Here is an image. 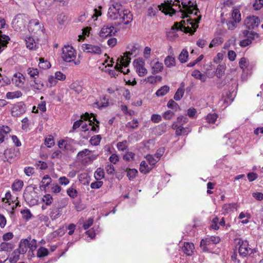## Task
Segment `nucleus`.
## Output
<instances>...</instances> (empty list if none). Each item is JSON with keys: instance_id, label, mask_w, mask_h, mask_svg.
I'll list each match as a JSON object with an SVG mask.
<instances>
[{"instance_id": "nucleus-1", "label": "nucleus", "mask_w": 263, "mask_h": 263, "mask_svg": "<svg viewBox=\"0 0 263 263\" xmlns=\"http://www.w3.org/2000/svg\"><path fill=\"white\" fill-rule=\"evenodd\" d=\"M182 6L180 4L176 6L177 7L176 9L173 8V6H175V2L170 1L168 3L162 4L161 7L163 8V11L166 14L172 15L177 11L180 12L183 18L188 17L189 14H194L197 15L198 12V8L196 2L194 0H183L181 2Z\"/></svg>"}, {"instance_id": "nucleus-2", "label": "nucleus", "mask_w": 263, "mask_h": 263, "mask_svg": "<svg viewBox=\"0 0 263 263\" xmlns=\"http://www.w3.org/2000/svg\"><path fill=\"white\" fill-rule=\"evenodd\" d=\"M108 18L111 20H117L118 24L127 25L130 23L133 20V14L127 9H123L120 3H114L109 8L108 14Z\"/></svg>"}, {"instance_id": "nucleus-3", "label": "nucleus", "mask_w": 263, "mask_h": 263, "mask_svg": "<svg viewBox=\"0 0 263 263\" xmlns=\"http://www.w3.org/2000/svg\"><path fill=\"white\" fill-rule=\"evenodd\" d=\"M201 17H197L194 21L193 19L187 18L186 21L183 20L180 22V24L176 23V28L181 30H183L185 33L193 34L196 29L198 28V24L200 20Z\"/></svg>"}, {"instance_id": "nucleus-4", "label": "nucleus", "mask_w": 263, "mask_h": 263, "mask_svg": "<svg viewBox=\"0 0 263 263\" xmlns=\"http://www.w3.org/2000/svg\"><path fill=\"white\" fill-rule=\"evenodd\" d=\"M36 240L35 239L31 240L30 237L27 239H23L19 243L17 252L20 254H24L29 249V251L33 252L36 248Z\"/></svg>"}, {"instance_id": "nucleus-5", "label": "nucleus", "mask_w": 263, "mask_h": 263, "mask_svg": "<svg viewBox=\"0 0 263 263\" xmlns=\"http://www.w3.org/2000/svg\"><path fill=\"white\" fill-rule=\"evenodd\" d=\"M24 198L30 206H33L38 203L39 196L34 188L29 187L25 190Z\"/></svg>"}, {"instance_id": "nucleus-6", "label": "nucleus", "mask_w": 263, "mask_h": 263, "mask_svg": "<svg viewBox=\"0 0 263 263\" xmlns=\"http://www.w3.org/2000/svg\"><path fill=\"white\" fill-rule=\"evenodd\" d=\"M236 241L237 245L239 246L238 252L241 257H246L253 253V250L249 247L247 240L238 238L236 239Z\"/></svg>"}, {"instance_id": "nucleus-7", "label": "nucleus", "mask_w": 263, "mask_h": 263, "mask_svg": "<svg viewBox=\"0 0 263 263\" xmlns=\"http://www.w3.org/2000/svg\"><path fill=\"white\" fill-rule=\"evenodd\" d=\"M62 51V58L66 62H70L73 61L76 57L75 50L71 46H64Z\"/></svg>"}, {"instance_id": "nucleus-8", "label": "nucleus", "mask_w": 263, "mask_h": 263, "mask_svg": "<svg viewBox=\"0 0 263 263\" xmlns=\"http://www.w3.org/2000/svg\"><path fill=\"white\" fill-rule=\"evenodd\" d=\"M2 201L5 202V206L7 210L10 212V214L14 215V209L16 208V203H14L15 200L10 192L6 193L5 197L2 199Z\"/></svg>"}, {"instance_id": "nucleus-9", "label": "nucleus", "mask_w": 263, "mask_h": 263, "mask_svg": "<svg viewBox=\"0 0 263 263\" xmlns=\"http://www.w3.org/2000/svg\"><path fill=\"white\" fill-rule=\"evenodd\" d=\"M129 48V50L126 51L124 53V56L121 57V62L125 66H128L130 62L131 57H134L138 53L137 48L134 45L131 46V48Z\"/></svg>"}, {"instance_id": "nucleus-10", "label": "nucleus", "mask_w": 263, "mask_h": 263, "mask_svg": "<svg viewBox=\"0 0 263 263\" xmlns=\"http://www.w3.org/2000/svg\"><path fill=\"white\" fill-rule=\"evenodd\" d=\"M258 17L252 15L248 16L244 21V25L248 29H254L260 24Z\"/></svg>"}, {"instance_id": "nucleus-11", "label": "nucleus", "mask_w": 263, "mask_h": 263, "mask_svg": "<svg viewBox=\"0 0 263 263\" xmlns=\"http://www.w3.org/2000/svg\"><path fill=\"white\" fill-rule=\"evenodd\" d=\"M74 141L71 139L68 140H60L58 142V146L60 148L72 153L74 152L76 149L73 146L72 143Z\"/></svg>"}, {"instance_id": "nucleus-12", "label": "nucleus", "mask_w": 263, "mask_h": 263, "mask_svg": "<svg viewBox=\"0 0 263 263\" xmlns=\"http://www.w3.org/2000/svg\"><path fill=\"white\" fill-rule=\"evenodd\" d=\"M117 32V29L112 25H107L102 28L100 32V36L106 37L108 36L115 35Z\"/></svg>"}, {"instance_id": "nucleus-13", "label": "nucleus", "mask_w": 263, "mask_h": 263, "mask_svg": "<svg viewBox=\"0 0 263 263\" xmlns=\"http://www.w3.org/2000/svg\"><path fill=\"white\" fill-rule=\"evenodd\" d=\"M134 65L140 77H143L147 73V71L144 67V62L142 60L136 59L134 60Z\"/></svg>"}, {"instance_id": "nucleus-14", "label": "nucleus", "mask_w": 263, "mask_h": 263, "mask_svg": "<svg viewBox=\"0 0 263 263\" xmlns=\"http://www.w3.org/2000/svg\"><path fill=\"white\" fill-rule=\"evenodd\" d=\"M82 49L84 51L92 54H100L102 53L101 47L97 45L85 44L82 45Z\"/></svg>"}, {"instance_id": "nucleus-15", "label": "nucleus", "mask_w": 263, "mask_h": 263, "mask_svg": "<svg viewBox=\"0 0 263 263\" xmlns=\"http://www.w3.org/2000/svg\"><path fill=\"white\" fill-rule=\"evenodd\" d=\"M220 238L218 236H211L210 237L206 238L205 239H202L200 242V245L203 247V250L206 251V247L205 246L210 245V244H217L220 241Z\"/></svg>"}, {"instance_id": "nucleus-16", "label": "nucleus", "mask_w": 263, "mask_h": 263, "mask_svg": "<svg viewBox=\"0 0 263 263\" xmlns=\"http://www.w3.org/2000/svg\"><path fill=\"white\" fill-rule=\"evenodd\" d=\"M29 31L32 33H36L43 31V26L37 20L29 21Z\"/></svg>"}, {"instance_id": "nucleus-17", "label": "nucleus", "mask_w": 263, "mask_h": 263, "mask_svg": "<svg viewBox=\"0 0 263 263\" xmlns=\"http://www.w3.org/2000/svg\"><path fill=\"white\" fill-rule=\"evenodd\" d=\"M91 117L90 116L88 113L86 112L84 115L85 120H89L90 123L89 124V128H90V130L96 132L99 131V125L97 124H99V122L97 121L95 117L93 116L92 120H91Z\"/></svg>"}, {"instance_id": "nucleus-18", "label": "nucleus", "mask_w": 263, "mask_h": 263, "mask_svg": "<svg viewBox=\"0 0 263 263\" xmlns=\"http://www.w3.org/2000/svg\"><path fill=\"white\" fill-rule=\"evenodd\" d=\"M62 209L60 206H57L53 205L50 209V217L52 220L58 219L62 215Z\"/></svg>"}, {"instance_id": "nucleus-19", "label": "nucleus", "mask_w": 263, "mask_h": 263, "mask_svg": "<svg viewBox=\"0 0 263 263\" xmlns=\"http://www.w3.org/2000/svg\"><path fill=\"white\" fill-rule=\"evenodd\" d=\"M172 127L173 129H176V134L177 136L186 135L191 131L190 128H184L182 125L178 126V125L175 124H174Z\"/></svg>"}, {"instance_id": "nucleus-20", "label": "nucleus", "mask_w": 263, "mask_h": 263, "mask_svg": "<svg viewBox=\"0 0 263 263\" xmlns=\"http://www.w3.org/2000/svg\"><path fill=\"white\" fill-rule=\"evenodd\" d=\"M195 249L194 245L193 243L185 242L182 247V251L188 256H192Z\"/></svg>"}, {"instance_id": "nucleus-21", "label": "nucleus", "mask_w": 263, "mask_h": 263, "mask_svg": "<svg viewBox=\"0 0 263 263\" xmlns=\"http://www.w3.org/2000/svg\"><path fill=\"white\" fill-rule=\"evenodd\" d=\"M24 41L27 48L29 50H35L36 49L37 45L33 37L31 36L25 37L24 38Z\"/></svg>"}, {"instance_id": "nucleus-22", "label": "nucleus", "mask_w": 263, "mask_h": 263, "mask_svg": "<svg viewBox=\"0 0 263 263\" xmlns=\"http://www.w3.org/2000/svg\"><path fill=\"white\" fill-rule=\"evenodd\" d=\"M242 34L245 37H246L247 39H249L252 43V41L256 39H257L259 37V35L258 33L254 32V31H250L247 30H243Z\"/></svg>"}, {"instance_id": "nucleus-23", "label": "nucleus", "mask_w": 263, "mask_h": 263, "mask_svg": "<svg viewBox=\"0 0 263 263\" xmlns=\"http://www.w3.org/2000/svg\"><path fill=\"white\" fill-rule=\"evenodd\" d=\"M2 32L0 31V53L4 49V48L7 46L8 43V41L10 38L8 36L3 35Z\"/></svg>"}, {"instance_id": "nucleus-24", "label": "nucleus", "mask_w": 263, "mask_h": 263, "mask_svg": "<svg viewBox=\"0 0 263 263\" xmlns=\"http://www.w3.org/2000/svg\"><path fill=\"white\" fill-rule=\"evenodd\" d=\"M176 59L174 57L167 55L164 60V64L168 68H172L176 65Z\"/></svg>"}, {"instance_id": "nucleus-25", "label": "nucleus", "mask_w": 263, "mask_h": 263, "mask_svg": "<svg viewBox=\"0 0 263 263\" xmlns=\"http://www.w3.org/2000/svg\"><path fill=\"white\" fill-rule=\"evenodd\" d=\"M192 76L195 79L200 80L201 82H204L206 81L207 77L205 74H202L198 70H194L192 73Z\"/></svg>"}, {"instance_id": "nucleus-26", "label": "nucleus", "mask_w": 263, "mask_h": 263, "mask_svg": "<svg viewBox=\"0 0 263 263\" xmlns=\"http://www.w3.org/2000/svg\"><path fill=\"white\" fill-rule=\"evenodd\" d=\"M189 52L186 49H183L178 56V60L181 63H184L187 61Z\"/></svg>"}, {"instance_id": "nucleus-27", "label": "nucleus", "mask_w": 263, "mask_h": 263, "mask_svg": "<svg viewBox=\"0 0 263 263\" xmlns=\"http://www.w3.org/2000/svg\"><path fill=\"white\" fill-rule=\"evenodd\" d=\"M181 85L182 87H179V88H178L174 96V99L176 101L180 100L182 97L183 96L184 93V89L183 88L184 84L183 83H182Z\"/></svg>"}, {"instance_id": "nucleus-28", "label": "nucleus", "mask_w": 263, "mask_h": 263, "mask_svg": "<svg viewBox=\"0 0 263 263\" xmlns=\"http://www.w3.org/2000/svg\"><path fill=\"white\" fill-rule=\"evenodd\" d=\"M152 73L153 74L158 73L163 69V65L162 63L157 61L154 63L152 66Z\"/></svg>"}, {"instance_id": "nucleus-29", "label": "nucleus", "mask_w": 263, "mask_h": 263, "mask_svg": "<svg viewBox=\"0 0 263 263\" xmlns=\"http://www.w3.org/2000/svg\"><path fill=\"white\" fill-rule=\"evenodd\" d=\"M22 215V218L26 221H28L32 217V214L31 213L30 210L28 209L22 210L20 211Z\"/></svg>"}, {"instance_id": "nucleus-30", "label": "nucleus", "mask_w": 263, "mask_h": 263, "mask_svg": "<svg viewBox=\"0 0 263 263\" xmlns=\"http://www.w3.org/2000/svg\"><path fill=\"white\" fill-rule=\"evenodd\" d=\"M170 90V87L167 85H164L160 87L156 92L158 97H162L165 95Z\"/></svg>"}, {"instance_id": "nucleus-31", "label": "nucleus", "mask_w": 263, "mask_h": 263, "mask_svg": "<svg viewBox=\"0 0 263 263\" xmlns=\"http://www.w3.org/2000/svg\"><path fill=\"white\" fill-rule=\"evenodd\" d=\"M51 182V178L48 175H45L41 181L42 185H40L41 189H45Z\"/></svg>"}, {"instance_id": "nucleus-32", "label": "nucleus", "mask_w": 263, "mask_h": 263, "mask_svg": "<svg viewBox=\"0 0 263 263\" xmlns=\"http://www.w3.org/2000/svg\"><path fill=\"white\" fill-rule=\"evenodd\" d=\"M249 60L245 58H241L239 62V65L240 68L244 71L249 66Z\"/></svg>"}, {"instance_id": "nucleus-33", "label": "nucleus", "mask_w": 263, "mask_h": 263, "mask_svg": "<svg viewBox=\"0 0 263 263\" xmlns=\"http://www.w3.org/2000/svg\"><path fill=\"white\" fill-rule=\"evenodd\" d=\"M226 65L224 64H220L217 66L216 71V74L218 78H220L224 74Z\"/></svg>"}, {"instance_id": "nucleus-34", "label": "nucleus", "mask_w": 263, "mask_h": 263, "mask_svg": "<svg viewBox=\"0 0 263 263\" xmlns=\"http://www.w3.org/2000/svg\"><path fill=\"white\" fill-rule=\"evenodd\" d=\"M15 247V245L9 242H3L1 245V248L2 250L10 251Z\"/></svg>"}, {"instance_id": "nucleus-35", "label": "nucleus", "mask_w": 263, "mask_h": 263, "mask_svg": "<svg viewBox=\"0 0 263 263\" xmlns=\"http://www.w3.org/2000/svg\"><path fill=\"white\" fill-rule=\"evenodd\" d=\"M26 81L25 77L21 73H17V87L24 89L25 87L23 86L24 83Z\"/></svg>"}, {"instance_id": "nucleus-36", "label": "nucleus", "mask_w": 263, "mask_h": 263, "mask_svg": "<svg viewBox=\"0 0 263 263\" xmlns=\"http://www.w3.org/2000/svg\"><path fill=\"white\" fill-rule=\"evenodd\" d=\"M48 249L44 247H41L37 250L36 256L39 258H42L48 255Z\"/></svg>"}, {"instance_id": "nucleus-37", "label": "nucleus", "mask_w": 263, "mask_h": 263, "mask_svg": "<svg viewBox=\"0 0 263 263\" xmlns=\"http://www.w3.org/2000/svg\"><path fill=\"white\" fill-rule=\"evenodd\" d=\"M233 21L238 23L241 21V14L238 9H234L232 14Z\"/></svg>"}, {"instance_id": "nucleus-38", "label": "nucleus", "mask_w": 263, "mask_h": 263, "mask_svg": "<svg viewBox=\"0 0 263 263\" xmlns=\"http://www.w3.org/2000/svg\"><path fill=\"white\" fill-rule=\"evenodd\" d=\"M42 200L46 205H50L53 201V199L50 194H47L43 197Z\"/></svg>"}, {"instance_id": "nucleus-39", "label": "nucleus", "mask_w": 263, "mask_h": 263, "mask_svg": "<svg viewBox=\"0 0 263 263\" xmlns=\"http://www.w3.org/2000/svg\"><path fill=\"white\" fill-rule=\"evenodd\" d=\"M101 140L100 135H95L91 137L90 139V143L92 145H98L100 144Z\"/></svg>"}, {"instance_id": "nucleus-40", "label": "nucleus", "mask_w": 263, "mask_h": 263, "mask_svg": "<svg viewBox=\"0 0 263 263\" xmlns=\"http://www.w3.org/2000/svg\"><path fill=\"white\" fill-rule=\"evenodd\" d=\"M137 173L138 171L135 168H129L127 171V176L128 177L129 179L131 180L136 177Z\"/></svg>"}, {"instance_id": "nucleus-41", "label": "nucleus", "mask_w": 263, "mask_h": 263, "mask_svg": "<svg viewBox=\"0 0 263 263\" xmlns=\"http://www.w3.org/2000/svg\"><path fill=\"white\" fill-rule=\"evenodd\" d=\"M104 177V172L101 168H98L95 173V177L97 180H100Z\"/></svg>"}, {"instance_id": "nucleus-42", "label": "nucleus", "mask_w": 263, "mask_h": 263, "mask_svg": "<svg viewBox=\"0 0 263 263\" xmlns=\"http://www.w3.org/2000/svg\"><path fill=\"white\" fill-rule=\"evenodd\" d=\"M217 118V115L214 114H208L206 117V120L209 123H215Z\"/></svg>"}, {"instance_id": "nucleus-43", "label": "nucleus", "mask_w": 263, "mask_h": 263, "mask_svg": "<svg viewBox=\"0 0 263 263\" xmlns=\"http://www.w3.org/2000/svg\"><path fill=\"white\" fill-rule=\"evenodd\" d=\"M120 62L121 63V65H119L118 64H116L115 66V69H117L118 71V73L120 72H122L124 74H127L128 72H129V69H126V70H123V66H124V67H126L127 66H125L121 62V59L120 60Z\"/></svg>"}, {"instance_id": "nucleus-44", "label": "nucleus", "mask_w": 263, "mask_h": 263, "mask_svg": "<svg viewBox=\"0 0 263 263\" xmlns=\"http://www.w3.org/2000/svg\"><path fill=\"white\" fill-rule=\"evenodd\" d=\"M140 171L141 173L146 174L149 172V167L147 163L145 161H142L140 165Z\"/></svg>"}, {"instance_id": "nucleus-45", "label": "nucleus", "mask_w": 263, "mask_h": 263, "mask_svg": "<svg viewBox=\"0 0 263 263\" xmlns=\"http://www.w3.org/2000/svg\"><path fill=\"white\" fill-rule=\"evenodd\" d=\"M67 194L72 198H75L78 196L77 191L72 187L67 190Z\"/></svg>"}, {"instance_id": "nucleus-46", "label": "nucleus", "mask_w": 263, "mask_h": 263, "mask_svg": "<svg viewBox=\"0 0 263 263\" xmlns=\"http://www.w3.org/2000/svg\"><path fill=\"white\" fill-rule=\"evenodd\" d=\"M39 66L40 67L42 68L43 69H48L50 68V64L48 61H44V60L43 58H40Z\"/></svg>"}, {"instance_id": "nucleus-47", "label": "nucleus", "mask_w": 263, "mask_h": 263, "mask_svg": "<svg viewBox=\"0 0 263 263\" xmlns=\"http://www.w3.org/2000/svg\"><path fill=\"white\" fill-rule=\"evenodd\" d=\"M91 151L87 148H85L81 151H80L77 156V159H81L84 157L88 155L90 153Z\"/></svg>"}, {"instance_id": "nucleus-48", "label": "nucleus", "mask_w": 263, "mask_h": 263, "mask_svg": "<svg viewBox=\"0 0 263 263\" xmlns=\"http://www.w3.org/2000/svg\"><path fill=\"white\" fill-rule=\"evenodd\" d=\"M117 147L119 151H124L126 150L127 148V141L124 140L122 142L118 143Z\"/></svg>"}, {"instance_id": "nucleus-49", "label": "nucleus", "mask_w": 263, "mask_h": 263, "mask_svg": "<svg viewBox=\"0 0 263 263\" xmlns=\"http://www.w3.org/2000/svg\"><path fill=\"white\" fill-rule=\"evenodd\" d=\"M26 106L23 102L17 103V114H24L26 111Z\"/></svg>"}, {"instance_id": "nucleus-50", "label": "nucleus", "mask_w": 263, "mask_h": 263, "mask_svg": "<svg viewBox=\"0 0 263 263\" xmlns=\"http://www.w3.org/2000/svg\"><path fill=\"white\" fill-rule=\"evenodd\" d=\"M28 21L27 15L24 14H17V23L22 22L23 24L26 23Z\"/></svg>"}, {"instance_id": "nucleus-51", "label": "nucleus", "mask_w": 263, "mask_h": 263, "mask_svg": "<svg viewBox=\"0 0 263 263\" xmlns=\"http://www.w3.org/2000/svg\"><path fill=\"white\" fill-rule=\"evenodd\" d=\"M34 85H32V86L35 89L41 90L43 88V83H42V82L39 80H36L35 78H34Z\"/></svg>"}, {"instance_id": "nucleus-52", "label": "nucleus", "mask_w": 263, "mask_h": 263, "mask_svg": "<svg viewBox=\"0 0 263 263\" xmlns=\"http://www.w3.org/2000/svg\"><path fill=\"white\" fill-rule=\"evenodd\" d=\"M236 203H230V204H226L223 205L222 209L227 212L228 213L232 210L233 209L236 208Z\"/></svg>"}, {"instance_id": "nucleus-53", "label": "nucleus", "mask_w": 263, "mask_h": 263, "mask_svg": "<svg viewBox=\"0 0 263 263\" xmlns=\"http://www.w3.org/2000/svg\"><path fill=\"white\" fill-rule=\"evenodd\" d=\"M155 156L151 155H147L146 156V158L150 165H155L159 161L157 158H155Z\"/></svg>"}, {"instance_id": "nucleus-54", "label": "nucleus", "mask_w": 263, "mask_h": 263, "mask_svg": "<svg viewBox=\"0 0 263 263\" xmlns=\"http://www.w3.org/2000/svg\"><path fill=\"white\" fill-rule=\"evenodd\" d=\"M167 106L168 108L175 109V110H177V109L179 108L178 104L172 99L169 100V101L167 103Z\"/></svg>"}, {"instance_id": "nucleus-55", "label": "nucleus", "mask_w": 263, "mask_h": 263, "mask_svg": "<svg viewBox=\"0 0 263 263\" xmlns=\"http://www.w3.org/2000/svg\"><path fill=\"white\" fill-rule=\"evenodd\" d=\"M67 16L63 13H62L58 15L57 21L60 24H64L67 20Z\"/></svg>"}, {"instance_id": "nucleus-56", "label": "nucleus", "mask_w": 263, "mask_h": 263, "mask_svg": "<svg viewBox=\"0 0 263 263\" xmlns=\"http://www.w3.org/2000/svg\"><path fill=\"white\" fill-rule=\"evenodd\" d=\"M222 42V41L221 40V38H220V37H217V38L214 39L213 40H212V41L210 43L209 47L212 48L214 46L219 45Z\"/></svg>"}, {"instance_id": "nucleus-57", "label": "nucleus", "mask_w": 263, "mask_h": 263, "mask_svg": "<svg viewBox=\"0 0 263 263\" xmlns=\"http://www.w3.org/2000/svg\"><path fill=\"white\" fill-rule=\"evenodd\" d=\"M45 144L48 147H51L53 146L54 144L53 138L51 136L46 138L45 140Z\"/></svg>"}, {"instance_id": "nucleus-58", "label": "nucleus", "mask_w": 263, "mask_h": 263, "mask_svg": "<svg viewBox=\"0 0 263 263\" xmlns=\"http://www.w3.org/2000/svg\"><path fill=\"white\" fill-rule=\"evenodd\" d=\"M9 261L10 263H16V254L15 253V251H14L12 254L11 256L7 258L5 261L4 262H6L7 261Z\"/></svg>"}, {"instance_id": "nucleus-59", "label": "nucleus", "mask_w": 263, "mask_h": 263, "mask_svg": "<svg viewBox=\"0 0 263 263\" xmlns=\"http://www.w3.org/2000/svg\"><path fill=\"white\" fill-rule=\"evenodd\" d=\"M54 77L57 80L64 81L66 79V76L61 71H57L54 74Z\"/></svg>"}, {"instance_id": "nucleus-60", "label": "nucleus", "mask_w": 263, "mask_h": 263, "mask_svg": "<svg viewBox=\"0 0 263 263\" xmlns=\"http://www.w3.org/2000/svg\"><path fill=\"white\" fill-rule=\"evenodd\" d=\"M263 6V0H256L253 4V7L255 10H259Z\"/></svg>"}, {"instance_id": "nucleus-61", "label": "nucleus", "mask_w": 263, "mask_h": 263, "mask_svg": "<svg viewBox=\"0 0 263 263\" xmlns=\"http://www.w3.org/2000/svg\"><path fill=\"white\" fill-rule=\"evenodd\" d=\"M24 173L27 176H30L34 174V169L32 167H25L24 168Z\"/></svg>"}, {"instance_id": "nucleus-62", "label": "nucleus", "mask_w": 263, "mask_h": 263, "mask_svg": "<svg viewBox=\"0 0 263 263\" xmlns=\"http://www.w3.org/2000/svg\"><path fill=\"white\" fill-rule=\"evenodd\" d=\"M174 116V112L171 110L165 111L163 115V117L165 120H170Z\"/></svg>"}, {"instance_id": "nucleus-63", "label": "nucleus", "mask_w": 263, "mask_h": 263, "mask_svg": "<svg viewBox=\"0 0 263 263\" xmlns=\"http://www.w3.org/2000/svg\"><path fill=\"white\" fill-rule=\"evenodd\" d=\"M71 88L77 93H80L82 91V87L77 84H73L71 86Z\"/></svg>"}, {"instance_id": "nucleus-64", "label": "nucleus", "mask_w": 263, "mask_h": 263, "mask_svg": "<svg viewBox=\"0 0 263 263\" xmlns=\"http://www.w3.org/2000/svg\"><path fill=\"white\" fill-rule=\"evenodd\" d=\"M107 173L109 175L113 174L115 171L114 166L111 164H107L105 167Z\"/></svg>"}]
</instances>
